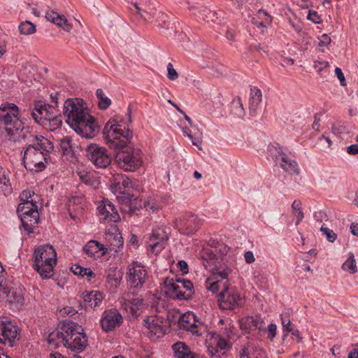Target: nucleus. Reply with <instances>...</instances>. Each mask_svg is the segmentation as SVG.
<instances>
[{
  "label": "nucleus",
  "mask_w": 358,
  "mask_h": 358,
  "mask_svg": "<svg viewBox=\"0 0 358 358\" xmlns=\"http://www.w3.org/2000/svg\"><path fill=\"white\" fill-rule=\"evenodd\" d=\"M258 14L259 16H261L262 15H264L265 17V20H264V22H254L255 24L257 25V27H266V25L264 24H270L272 22V20H273L272 17L271 15H269L265 10L260 9L258 11Z\"/></svg>",
  "instance_id": "obj_39"
},
{
  "label": "nucleus",
  "mask_w": 358,
  "mask_h": 358,
  "mask_svg": "<svg viewBox=\"0 0 358 358\" xmlns=\"http://www.w3.org/2000/svg\"><path fill=\"white\" fill-rule=\"evenodd\" d=\"M201 257L206 268L211 271L215 279L227 277L231 269L224 262L223 257H218L212 248H206L201 252Z\"/></svg>",
  "instance_id": "obj_7"
},
{
  "label": "nucleus",
  "mask_w": 358,
  "mask_h": 358,
  "mask_svg": "<svg viewBox=\"0 0 358 358\" xmlns=\"http://www.w3.org/2000/svg\"><path fill=\"white\" fill-rule=\"evenodd\" d=\"M47 340L50 344L55 345L62 343L67 349L76 352H83L87 345V338L83 328L73 322L63 323L48 335Z\"/></svg>",
  "instance_id": "obj_4"
},
{
  "label": "nucleus",
  "mask_w": 358,
  "mask_h": 358,
  "mask_svg": "<svg viewBox=\"0 0 358 358\" xmlns=\"http://www.w3.org/2000/svg\"><path fill=\"white\" fill-rule=\"evenodd\" d=\"M168 239V236L166 232L162 229H154L152 232L151 236L150 238V242H166Z\"/></svg>",
  "instance_id": "obj_34"
},
{
  "label": "nucleus",
  "mask_w": 358,
  "mask_h": 358,
  "mask_svg": "<svg viewBox=\"0 0 358 358\" xmlns=\"http://www.w3.org/2000/svg\"><path fill=\"white\" fill-rule=\"evenodd\" d=\"M335 73L337 76L338 79L340 80L341 85L345 86V79L344 75H343L341 69L338 67H336L335 69Z\"/></svg>",
  "instance_id": "obj_51"
},
{
  "label": "nucleus",
  "mask_w": 358,
  "mask_h": 358,
  "mask_svg": "<svg viewBox=\"0 0 358 358\" xmlns=\"http://www.w3.org/2000/svg\"><path fill=\"white\" fill-rule=\"evenodd\" d=\"M268 331L271 339H273L276 335V326L273 324H269Z\"/></svg>",
  "instance_id": "obj_57"
},
{
  "label": "nucleus",
  "mask_w": 358,
  "mask_h": 358,
  "mask_svg": "<svg viewBox=\"0 0 358 358\" xmlns=\"http://www.w3.org/2000/svg\"><path fill=\"white\" fill-rule=\"evenodd\" d=\"M312 127L313 129H315L316 131L319 130V128H320V119L319 118H317L316 117H315V121L312 125Z\"/></svg>",
  "instance_id": "obj_64"
},
{
  "label": "nucleus",
  "mask_w": 358,
  "mask_h": 358,
  "mask_svg": "<svg viewBox=\"0 0 358 358\" xmlns=\"http://www.w3.org/2000/svg\"><path fill=\"white\" fill-rule=\"evenodd\" d=\"M308 19L310 20L311 21H313L315 23H319L320 22V20H319L320 17L317 15V13L315 12V11L310 12L309 15H308Z\"/></svg>",
  "instance_id": "obj_59"
},
{
  "label": "nucleus",
  "mask_w": 358,
  "mask_h": 358,
  "mask_svg": "<svg viewBox=\"0 0 358 358\" xmlns=\"http://www.w3.org/2000/svg\"><path fill=\"white\" fill-rule=\"evenodd\" d=\"M115 243H113L111 244L112 245L114 246V248H119L120 247L122 246V245H123V241H122V238L121 236H120L117 239H115ZM114 249L116 250L115 248H114Z\"/></svg>",
  "instance_id": "obj_61"
},
{
  "label": "nucleus",
  "mask_w": 358,
  "mask_h": 358,
  "mask_svg": "<svg viewBox=\"0 0 358 358\" xmlns=\"http://www.w3.org/2000/svg\"><path fill=\"white\" fill-rule=\"evenodd\" d=\"M71 271L75 274V275H80V274H82V272L83 271H85L86 272V271H87L86 269V268H83L82 266H80V265L78 264H74L71 266Z\"/></svg>",
  "instance_id": "obj_49"
},
{
  "label": "nucleus",
  "mask_w": 358,
  "mask_h": 358,
  "mask_svg": "<svg viewBox=\"0 0 358 358\" xmlns=\"http://www.w3.org/2000/svg\"><path fill=\"white\" fill-rule=\"evenodd\" d=\"M348 358H358V348H353L348 354Z\"/></svg>",
  "instance_id": "obj_63"
},
{
  "label": "nucleus",
  "mask_w": 358,
  "mask_h": 358,
  "mask_svg": "<svg viewBox=\"0 0 358 358\" xmlns=\"http://www.w3.org/2000/svg\"><path fill=\"white\" fill-rule=\"evenodd\" d=\"M234 103L236 104V106L238 108L237 115H238L239 117H242L244 114V109L241 99L238 98L236 101H234Z\"/></svg>",
  "instance_id": "obj_52"
},
{
  "label": "nucleus",
  "mask_w": 358,
  "mask_h": 358,
  "mask_svg": "<svg viewBox=\"0 0 358 358\" xmlns=\"http://www.w3.org/2000/svg\"><path fill=\"white\" fill-rule=\"evenodd\" d=\"M200 225V219L193 215H185L179 220H175L173 222V227L178 229L180 234L188 236L194 234L198 230Z\"/></svg>",
  "instance_id": "obj_10"
},
{
  "label": "nucleus",
  "mask_w": 358,
  "mask_h": 358,
  "mask_svg": "<svg viewBox=\"0 0 358 358\" xmlns=\"http://www.w3.org/2000/svg\"><path fill=\"white\" fill-rule=\"evenodd\" d=\"M68 210L69 215L73 220H76L82 214L83 207L81 206V199L75 198L69 200L68 203Z\"/></svg>",
  "instance_id": "obj_26"
},
{
  "label": "nucleus",
  "mask_w": 358,
  "mask_h": 358,
  "mask_svg": "<svg viewBox=\"0 0 358 358\" xmlns=\"http://www.w3.org/2000/svg\"><path fill=\"white\" fill-rule=\"evenodd\" d=\"M127 296H129V294ZM121 304L124 309L134 317L139 316L145 306L142 296H137L132 299L122 298Z\"/></svg>",
  "instance_id": "obj_17"
},
{
  "label": "nucleus",
  "mask_w": 358,
  "mask_h": 358,
  "mask_svg": "<svg viewBox=\"0 0 358 358\" xmlns=\"http://www.w3.org/2000/svg\"><path fill=\"white\" fill-rule=\"evenodd\" d=\"M262 101V92L260 90L254 87L250 90V97L249 99V109L251 111H255Z\"/></svg>",
  "instance_id": "obj_28"
},
{
  "label": "nucleus",
  "mask_w": 358,
  "mask_h": 358,
  "mask_svg": "<svg viewBox=\"0 0 358 358\" xmlns=\"http://www.w3.org/2000/svg\"><path fill=\"white\" fill-rule=\"evenodd\" d=\"M96 96L99 99V107L102 110H106L111 104V101L109 98L105 96L101 89L96 90Z\"/></svg>",
  "instance_id": "obj_33"
},
{
  "label": "nucleus",
  "mask_w": 358,
  "mask_h": 358,
  "mask_svg": "<svg viewBox=\"0 0 358 358\" xmlns=\"http://www.w3.org/2000/svg\"><path fill=\"white\" fill-rule=\"evenodd\" d=\"M166 18H167V15L162 12H158L156 13V21L162 22L160 26H162V24L166 23Z\"/></svg>",
  "instance_id": "obj_54"
},
{
  "label": "nucleus",
  "mask_w": 358,
  "mask_h": 358,
  "mask_svg": "<svg viewBox=\"0 0 358 358\" xmlns=\"http://www.w3.org/2000/svg\"><path fill=\"white\" fill-rule=\"evenodd\" d=\"M282 324L284 329L288 332H291L293 329L291 327V322L289 318H286L285 316L282 315Z\"/></svg>",
  "instance_id": "obj_48"
},
{
  "label": "nucleus",
  "mask_w": 358,
  "mask_h": 358,
  "mask_svg": "<svg viewBox=\"0 0 358 358\" xmlns=\"http://www.w3.org/2000/svg\"><path fill=\"white\" fill-rule=\"evenodd\" d=\"M281 167L291 174L298 175L299 173L297 163L286 156L282 157Z\"/></svg>",
  "instance_id": "obj_29"
},
{
  "label": "nucleus",
  "mask_w": 358,
  "mask_h": 358,
  "mask_svg": "<svg viewBox=\"0 0 358 358\" xmlns=\"http://www.w3.org/2000/svg\"><path fill=\"white\" fill-rule=\"evenodd\" d=\"M178 282L180 283L183 290L189 294V299L194 293V287L191 281L185 279H178Z\"/></svg>",
  "instance_id": "obj_36"
},
{
  "label": "nucleus",
  "mask_w": 358,
  "mask_h": 358,
  "mask_svg": "<svg viewBox=\"0 0 358 358\" xmlns=\"http://www.w3.org/2000/svg\"><path fill=\"white\" fill-rule=\"evenodd\" d=\"M38 196L30 190H24L20 195V203L30 202V200H36Z\"/></svg>",
  "instance_id": "obj_37"
},
{
  "label": "nucleus",
  "mask_w": 358,
  "mask_h": 358,
  "mask_svg": "<svg viewBox=\"0 0 358 358\" xmlns=\"http://www.w3.org/2000/svg\"><path fill=\"white\" fill-rule=\"evenodd\" d=\"M238 355L239 358H265L264 352L251 341L241 345L238 350Z\"/></svg>",
  "instance_id": "obj_21"
},
{
  "label": "nucleus",
  "mask_w": 358,
  "mask_h": 358,
  "mask_svg": "<svg viewBox=\"0 0 358 358\" xmlns=\"http://www.w3.org/2000/svg\"><path fill=\"white\" fill-rule=\"evenodd\" d=\"M18 334V328L5 318H0V342L10 347L13 346Z\"/></svg>",
  "instance_id": "obj_12"
},
{
  "label": "nucleus",
  "mask_w": 358,
  "mask_h": 358,
  "mask_svg": "<svg viewBox=\"0 0 358 358\" xmlns=\"http://www.w3.org/2000/svg\"><path fill=\"white\" fill-rule=\"evenodd\" d=\"M343 269L351 274L355 273L357 271L356 261L352 253H350L349 258L343 263Z\"/></svg>",
  "instance_id": "obj_32"
},
{
  "label": "nucleus",
  "mask_w": 358,
  "mask_h": 358,
  "mask_svg": "<svg viewBox=\"0 0 358 358\" xmlns=\"http://www.w3.org/2000/svg\"><path fill=\"white\" fill-rule=\"evenodd\" d=\"M65 17L64 15L59 14L53 10H48L45 13V18L58 27L61 26L62 22Z\"/></svg>",
  "instance_id": "obj_30"
},
{
  "label": "nucleus",
  "mask_w": 358,
  "mask_h": 358,
  "mask_svg": "<svg viewBox=\"0 0 358 358\" xmlns=\"http://www.w3.org/2000/svg\"><path fill=\"white\" fill-rule=\"evenodd\" d=\"M331 43V38L327 34H323L320 38L318 43L319 47L321 48V51L324 52V48L327 47Z\"/></svg>",
  "instance_id": "obj_46"
},
{
  "label": "nucleus",
  "mask_w": 358,
  "mask_h": 358,
  "mask_svg": "<svg viewBox=\"0 0 358 358\" xmlns=\"http://www.w3.org/2000/svg\"><path fill=\"white\" fill-rule=\"evenodd\" d=\"M60 147L64 155H68L71 152V140L69 138L62 139L60 141Z\"/></svg>",
  "instance_id": "obj_40"
},
{
  "label": "nucleus",
  "mask_w": 358,
  "mask_h": 358,
  "mask_svg": "<svg viewBox=\"0 0 358 358\" xmlns=\"http://www.w3.org/2000/svg\"><path fill=\"white\" fill-rule=\"evenodd\" d=\"M0 123L3 125L8 140L23 141L27 145L23 162L31 171H42L47 163L48 154L53 150L52 143L43 136L24 127L18 117V108L14 103H6L0 107Z\"/></svg>",
  "instance_id": "obj_1"
},
{
  "label": "nucleus",
  "mask_w": 358,
  "mask_h": 358,
  "mask_svg": "<svg viewBox=\"0 0 358 358\" xmlns=\"http://www.w3.org/2000/svg\"><path fill=\"white\" fill-rule=\"evenodd\" d=\"M47 122H48V127L50 131H54L60 127L62 123L61 117H57L55 115L52 116V119H49Z\"/></svg>",
  "instance_id": "obj_38"
},
{
  "label": "nucleus",
  "mask_w": 358,
  "mask_h": 358,
  "mask_svg": "<svg viewBox=\"0 0 358 358\" xmlns=\"http://www.w3.org/2000/svg\"><path fill=\"white\" fill-rule=\"evenodd\" d=\"M182 131H183V133L185 135H187V136L192 140L193 145L198 147L199 150H201L200 145L202 143V140H201L202 134L201 132H199V136L194 138L193 136L190 133L187 132L186 129H183Z\"/></svg>",
  "instance_id": "obj_41"
},
{
  "label": "nucleus",
  "mask_w": 358,
  "mask_h": 358,
  "mask_svg": "<svg viewBox=\"0 0 358 358\" xmlns=\"http://www.w3.org/2000/svg\"><path fill=\"white\" fill-rule=\"evenodd\" d=\"M166 287V293L170 298L177 299H189V294L186 293L180 283L178 282V279L174 281L173 279L166 278L164 281Z\"/></svg>",
  "instance_id": "obj_19"
},
{
  "label": "nucleus",
  "mask_w": 358,
  "mask_h": 358,
  "mask_svg": "<svg viewBox=\"0 0 358 358\" xmlns=\"http://www.w3.org/2000/svg\"><path fill=\"white\" fill-rule=\"evenodd\" d=\"M19 30L21 34L29 35L34 34L36 31V25L29 20L22 22L19 25Z\"/></svg>",
  "instance_id": "obj_31"
},
{
  "label": "nucleus",
  "mask_w": 358,
  "mask_h": 358,
  "mask_svg": "<svg viewBox=\"0 0 358 358\" xmlns=\"http://www.w3.org/2000/svg\"><path fill=\"white\" fill-rule=\"evenodd\" d=\"M178 265L182 274H186L188 273V265L186 262L182 260L179 261Z\"/></svg>",
  "instance_id": "obj_53"
},
{
  "label": "nucleus",
  "mask_w": 358,
  "mask_h": 358,
  "mask_svg": "<svg viewBox=\"0 0 358 358\" xmlns=\"http://www.w3.org/2000/svg\"><path fill=\"white\" fill-rule=\"evenodd\" d=\"M351 233L358 236V224L352 223L350 225Z\"/></svg>",
  "instance_id": "obj_62"
},
{
  "label": "nucleus",
  "mask_w": 358,
  "mask_h": 358,
  "mask_svg": "<svg viewBox=\"0 0 358 358\" xmlns=\"http://www.w3.org/2000/svg\"><path fill=\"white\" fill-rule=\"evenodd\" d=\"M6 282L4 269L0 263V289L3 287Z\"/></svg>",
  "instance_id": "obj_55"
},
{
  "label": "nucleus",
  "mask_w": 358,
  "mask_h": 358,
  "mask_svg": "<svg viewBox=\"0 0 358 358\" xmlns=\"http://www.w3.org/2000/svg\"><path fill=\"white\" fill-rule=\"evenodd\" d=\"M103 294L99 291H92L83 296V303L86 308H95L103 300Z\"/></svg>",
  "instance_id": "obj_24"
},
{
  "label": "nucleus",
  "mask_w": 358,
  "mask_h": 358,
  "mask_svg": "<svg viewBox=\"0 0 358 358\" xmlns=\"http://www.w3.org/2000/svg\"><path fill=\"white\" fill-rule=\"evenodd\" d=\"M83 251L90 257L103 256L107 252V248L96 241H90L84 247Z\"/></svg>",
  "instance_id": "obj_22"
},
{
  "label": "nucleus",
  "mask_w": 358,
  "mask_h": 358,
  "mask_svg": "<svg viewBox=\"0 0 358 358\" xmlns=\"http://www.w3.org/2000/svg\"><path fill=\"white\" fill-rule=\"evenodd\" d=\"M86 269L88 271H86V272L83 271L82 274H80V276L81 277L86 276L87 278V280H90L91 278L94 277L95 275H94V272L91 270V268H86Z\"/></svg>",
  "instance_id": "obj_58"
},
{
  "label": "nucleus",
  "mask_w": 358,
  "mask_h": 358,
  "mask_svg": "<svg viewBox=\"0 0 358 358\" xmlns=\"http://www.w3.org/2000/svg\"><path fill=\"white\" fill-rule=\"evenodd\" d=\"M244 259L247 264H252L255 261L254 254L251 251H247L244 254Z\"/></svg>",
  "instance_id": "obj_50"
},
{
  "label": "nucleus",
  "mask_w": 358,
  "mask_h": 358,
  "mask_svg": "<svg viewBox=\"0 0 358 358\" xmlns=\"http://www.w3.org/2000/svg\"><path fill=\"white\" fill-rule=\"evenodd\" d=\"M147 271L141 263L132 262L128 268L127 280L133 287H141L147 279Z\"/></svg>",
  "instance_id": "obj_11"
},
{
  "label": "nucleus",
  "mask_w": 358,
  "mask_h": 358,
  "mask_svg": "<svg viewBox=\"0 0 358 358\" xmlns=\"http://www.w3.org/2000/svg\"><path fill=\"white\" fill-rule=\"evenodd\" d=\"M206 345L208 354L212 357L215 356L219 352V350H222L230 348V344L228 341L215 334L208 336L206 340Z\"/></svg>",
  "instance_id": "obj_15"
},
{
  "label": "nucleus",
  "mask_w": 358,
  "mask_h": 358,
  "mask_svg": "<svg viewBox=\"0 0 358 358\" xmlns=\"http://www.w3.org/2000/svg\"><path fill=\"white\" fill-rule=\"evenodd\" d=\"M172 348L178 358H195L194 354L185 343L178 342Z\"/></svg>",
  "instance_id": "obj_25"
},
{
  "label": "nucleus",
  "mask_w": 358,
  "mask_h": 358,
  "mask_svg": "<svg viewBox=\"0 0 358 358\" xmlns=\"http://www.w3.org/2000/svg\"><path fill=\"white\" fill-rule=\"evenodd\" d=\"M87 156L91 162L98 168H106L111 162V157L107 150L96 144H92L87 148Z\"/></svg>",
  "instance_id": "obj_9"
},
{
  "label": "nucleus",
  "mask_w": 358,
  "mask_h": 358,
  "mask_svg": "<svg viewBox=\"0 0 358 358\" xmlns=\"http://www.w3.org/2000/svg\"><path fill=\"white\" fill-rule=\"evenodd\" d=\"M347 152L349 155L358 154V144L351 145L347 148Z\"/></svg>",
  "instance_id": "obj_56"
},
{
  "label": "nucleus",
  "mask_w": 358,
  "mask_h": 358,
  "mask_svg": "<svg viewBox=\"0 0 358 358\" xmlns=\"http://www.w3.org/2000/svg\"><path fill=\"white\" fill-rule=\"evenodd\" d=\"M57 264V254L50 245H45L34 251V268L43 279L53 275L54 267Z\"/></svg>",
  "instance_id": "obj_6"
},
{
  "label": "nucleus",
  "mask_w": 358,
  "mask_h": 358,
  "mask_svg": "<svg viewBox=\"0 0 358 358\" xmlns=\"http://www.w3.org/2000/svg\"><path fill=\"white\" fill-rule=\"evenodd\" d=\"M55 108L50 105L36 104L31 112L32 117L39 124H46L44 122L52 119L55 115L53 110Z\"/></svg>",
  "instance_id": "obj_20"
},
{
  "label": "nucleus",
  "mask_w": 358,
  "mask_h": 358,
  "mask_svg": "<svg viewBox=\"0 0 358 358\" xmlns=\"http://www.w3.org/2000/svg\"><path fill=\"white\" fill-rule=\"evenodd\" d=\"M145 207L148 210H152V211L158 210L160 208V206H155L153 203L150 202H148L146 204H145Z\"/></svg>",
  "instance_id": "obj_60"
},
{
  "label": "nucleus",
  "mask_w": 358,
  "mask_h": 358,
  "mask_svg": "<svg viewBox=\"0 0 358 358\" xmlns=\"http://www.w3.org/2000/svg\"><path fill=\"white\" fill-rule=\"evenodd\" d=\"M122 321V316L118 310L111 309L103 313V316L101 320V325L105 331L108 332L119 327Z\"/></svg>",
  "instance_id": "obj_14"
},
{
  "label": "nucleus",
  "mask_w": 358,
  "mask_h": 358,
  "mask_svg": "<svg viewBox=\"0 0 358 358\" xmlns=\"http://www.w3.org/2000/svg\"><path fill=\"white\" fill-rule=\"evenodd\" d=\"M117 115L106 124L103 134L106 144L115 151V161L118 166L126 171H135L142 165L138 151L131 145L133 133L122 129Z\"/></svg>",
  "instance_id": "obj_2"
},
{
  "label": "nucleus",
  "mask_w": 358,
  "mask_h": 358,
  "mask_svg": "<svg viewBox=\"0 0 358 358\" xmlns=\"http://www.w3.org/2000/svg\"><path fill=\"white\" fill-rule=\"evenodd\" d=\"M145 327L148 329V336L152 338H159L165 334L163 320L157 317L149 316L145 320Z\"/></svg>",
  "instance_id": "obj_18"
},
{
  "label": "nucleus",
  "mask_w": 358,
  "mask_h": 358,
  "mask_svg": "<svg viewBox=\"0 0 358 358\" xmlns=\"http://www.w3.org/2000/svg\"><path fill=\"white\" fill-rule=\"evenodd\" d=\"M320 229L324 233V234L326 235V237L329 241L334 242L336 239L337 235L333 231V230L324 227H322Z\"/></svg>",
  "instance_id": "obj_45"
},
{
  "label": "nucleus",
  "mask_w": 358,
  "mask_h": 358,
  "mask_svg": "<svg viewBox=\"0 0 358 358\" xmlns=\"http://www.w3.org/2000/svg\"><path fill=\"white\" fill-rule=\"evenodd\" d=\"M59 27L62 28L63 30H64L66 32H70L73 29V25L71 22H69V21L65 17L64 19L62 22L61 26H59Z\"/></svg>",
  "instance_id": "obj_47"
},
{
  "label": "nucleus",
  "mask_w": 358,
  "mask_h": 358,
  "mask_svg": "<svg viewBox=\"0 0 358 358\" xmlns=\"http://www.w3.org/2000/svg\"><path fill=\"white\" fill-rule=\"evenodd\" d=\"M179 324L180 327L198 336H201L206 329L201 322L196 320L195 315L191 312L185 313L180 317Z\"/></svg>",
  "instance_id": "obj_13"
},
{
  "label": "nucleus",
  "mask_w": 358,
  "mask_h": 358,
  "mask_svg": "<svg viewBox=\"0 0 358 358\" xmlns=\"http://www.w3.org/2000/svg\"><path fill=\"white\" fill-rule=\"evenodd\" d=\"M213 249L217 256L220 257L226 255L229 250V248L224 243H218L217 245Z\"/></svg>",
  "instance_id": "obj_43"
},
{
  "label": "nucleus",
  "mask_w": 358,
  "mask_h": 358,
  "mask_svg": "<svg viewBox=\"0 0 358 358\" xmlns=\"http://www.w3.org/2000/svg\"><path fill=\"white\" fill-rule=\"evenodd\" d=\"M63 114L66 123L80 136L92 138L99 131L96 120L82 99H67L64 103Z\"/></svg>",
  "instance_id": "obj_3"
},
{
  "label": "nucleus",
  "mask_w": 358,
  "mask_h": 358,
  "mask_svg": "<svg viewBox=\"0 0 358 358\" xmlns=\"http://www.w3.org/2000/svg\"><path fill=\"white\" fill-rule=\"evenodd\" d=\"M259 324H261L259 320L252 316H247L240 320V327L245 331L252 329H260Z\"/></svg>",
  "instance_id": "obj_27"
},
{
  "label": "nucleus",
  "mask_w": 358,
  "mask_h": 358,
  "mask_svg": "<svg viewBox=\"0 0 358 358\" xmlns=\"http://www.w3.org/2000/svg\"><path fill=\"white\" fill-rule=\"evenodd\" d=\"M292 208L293 210L294 215L296 217L297 221L296 224H298L303 218V213L301 210V203L299 201H294L292 205Z\"/></svg>",
  "instance_id": "obj_35"
},
{
  "label": "nucleus",
  "mask_w": 358,
  "mask_h": 358,
  "mask_svg": "<svg viewBox=\"0 0 358 358\" xmlns=\"http://www.w3.org/2000/svg\"><path fill=\"white\" fill-rule=\"evenodd\" d=\"M166 242L156 241L151 242L149 245L152 252L157 254L164 248Z\"/></svg>",
  "instance_id": "obj_44"
},
{
  "label": "nucleus",
  "mask_w": 358,
  "mask_h": 358,
  "mask_svg": "<svg viewBox=\"0 0 358 358\" xmlns=\"http://www.w3.org/2000/svg\"><path fill=\"white\" fill-rule=\"evenodd\" d=\"M36 200H30V202L20 203L17 207V213L22 227L28 234L32 233L34 229L39 222V213Z\"/></svg>",
  "instance_id": "obj_8"
},
{
  "label": "nucleus",
  "mask_w": 358,
  "mask_h": 358,
  "mask_svg": "<svg viewBox=\"0 0 358 358\" xmlns=\"http://www.w3.org/2000/svg\"><path fill=\"white\" fill-rule=\"evenodd\" d=\"M167 77L170 80H176L179 77L178 73L171 63H169L167 65Z\"/></svg>",
  "instance_id": "obj_42"
},
{
  "label": "nucleus",
  "mask_w": 358,
  "mask_h": 358,
  "mask_svg": "<svg viewBox=\"0 0 358 358\" xmlns=\"http://www.w3.org/2000/svg\"><path fill=\"white\" fill-rule=\"evenodd\" d=\"M206 287L213 293L220 290L218 302L220 307L222 309H234L243 303V299L236 289L229 286L227 277L218 278L215 281L208 278L206 281Z\"/></svg>",
  "instance_id": "obj_5"
},
{
  "label": "nucleus",
  "mask_w": 358,
  "mask_h": 358,
  "mask_svg": "<svg viewBox=\"0 0 358 358\" xmlns=\"http://www.w3.org/2000/svg\"><path fill=\"white\" fill-rule=\"evenodd\" d=\"M131 186L130 179L124 175L117 174L114 176L113 182L111 187L120 193H123L126 189H129Z\"/></svg>",
  "instance_id": "obj_23"
},
{
  "label": "nucleus",
  "mask_w": 358,
  "mask_h": 358,
  "mask_svg": "<svg viewBox=\"0 0 358 358\" xmlns=\"http://www.w3.org/2000/svg\"><path fill=\"white\" fill-rule=\"evenodd\" d=\"M98 211L99 217L103 222H115L120 218L114 205L108 200L102 201L101 204L98 206Z\"/></svg>",
  "instance_id": "obj_16"
}]
</instances>
